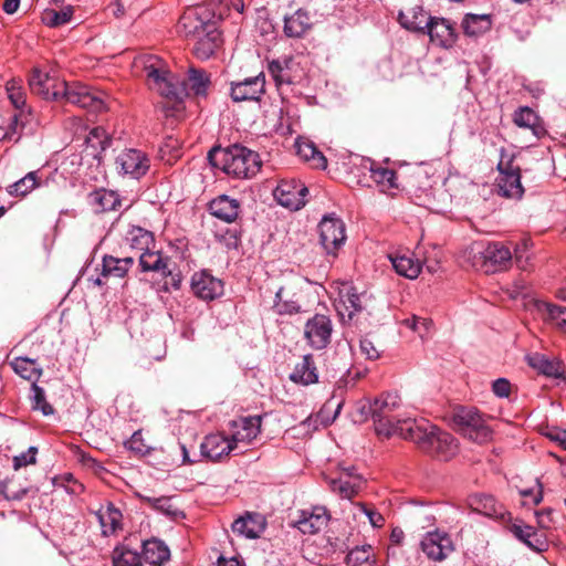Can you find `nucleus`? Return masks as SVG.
<instances>
[{"label":"nucleus","instance_id":"f257e3e1","mask_svg":"<svg viewBox=\"0 0 566 566\" xmlns=\"http://www.w3.org/2000/svg\"><path fill=\"white\" fill-rule=\"evenodd\" d=\"M29 86L32 93L44 99H65L67 103L94 113H99L107 108V95L105 93L92 90L81 83L59 81L56 77L36 67L30 74Z\"/></svg>","mask_w":566,"mask_h":566},{"label":"nucleus","instance_id":"f03ea898","mask_svg":"<svg viewBox=\"0 0 566 566\" xmlns=\"http://www.w3.org/2000/svg\"><path fill=\"white\" fill-rule=\"evenodd\" d=\"M144 71L148 86L166 98L176 101L177 109H180L182 99L190 93L207 96L211 85L209 74L198 69H190L187 82L179 83L158 56H148L144 63Z\"/></svg>","mask_w":566,"mask_h":566},{"label":"nucleus","instance_id":"7ed1b4c3","mask_svg":"<svg viewBox=\"0 0 566 566\" xmlns=\"http://www.w3.org/2000/svg\"><path fill=\"white\" fill-rule=\"evenodd\" d=\"M178 31L195 40L193 53L201 60L212 56L222 43L217 22L205 7L187 10L179 19Z\"/></svg>","mask_w":566,"mask_h":566},{"label":"nucleus","instance_id":"20e7f679","mask_svg":"<svg viewBox=\"0 0 566 566\" xmlns=\"http://www.w3.org/2000/svg\"><path fill=\"white\" fill-rule=\"evenodd\" d=\"M400 429L402 439L416 443L423 452L440 460L448 461L458 453L455 438L424 418L405 421Z\"/></svg>","mask_w":566,"mask_h":566},{"label":"nucleus","instance_id":"39448f33","mask_svg":"<svg viewBox=\"0 0 566 566\" xmlns=\"http://www.w3.org/2000/svg\"><path fill=\"white\" fill-rule=\"evenodd\" d=\"M400 405V397L394 392L384 394L368 405V412L374 420L377 434L386 438L397 434L402 438L400 429L402 422L417 420L416 418H401L398 413Z\"/></svg>","mask_w":566,"mask_h":566},{"label":"nucleus","instance_id":"423d86ee","mask_svg":"<svg viewBox=\"0 0 566 566\" xmlns=\"http://www.w3.org/2000/svg\"><path fill=\"white\" fill-rule=\"evenodd\" d=\"M213 151L220 155L222 170L233 178L251 179L255 177L262 168V160L259 153L245 146L234 144L224 149H213L210 151V156Z\"/></svg>","mask_w":566,"mask_h":566},{"label":"nucleus","instance_id":"0eeeda50","mask_svg":"<svg viewBox=\"0 0 566 566\" xmlns=\"http://www.w3.org/2000/svg\"><path fill=\"white\" fill-rule=\"evenodd\" d=\"M452 420L455 429L474 442L484 443L492 437V430L474 408H457Z\"/></svg>","mask_w":566,"mask_h":566},{"label":"nucleus","instance_id":"6e6552de","mask_svg":"<svg viewBox=\"0 0 566 566\" xmlns=\"http://www.w3.org/2000/svg\"><path fill=\"white\" fill-rule=\"evenodd\" d=\"M497 170L500 172L497 179L499 193L505 198L521 199L524 193L521 184V169L514 165L513 158L502 151Z\"/></svg>","mask_w":566,"mask_h":566},{"label":"nucleus","instance_id":"1a4fd4ad","mask_svg":"<svg viewBox=\"0 0 566 566\" xmlns=\"http://www.w3.org/2000/svg\"><path fill=\"white\" fill-rule=\"evenodd\" d=\"M318 230L321 244L325 252L336 255L346 241V230L343 220L335 216H326L319 222Z\"/></svg>","mask_w":566,"mask_h":566},{"label":"nucleus","instance_id":"9d476101","mask_svg":"<svg viewBox=\"0 0 566 566\" xmlns=\"http://www.w3.org/2000/svg\"><path fill=\"white\" fill-rule=\"evenodd\" d=\"M479 260L475 265L485 273H494L506 269L512 262V253L509 248L493 242L478 251Z\"/></svg>","mask_w":566,"mask_h":566},{"label":"nucleus","instance_id":"9b49d317","mask_svg":"<svg viewBox=\"0 0 566 566\" xmlns=\"http://www.w3.org/2000/svg\"><path fill=\"white\" fill-rule=\"evenodd\" d=\"M115 164L122 175L139 179L148 172L150 168V158L140 149L129 148L123 150L116 157Z\"/></svg>","mask_w":566,"mask_h":566},{"label":"nucleus","instance_id":"f8f14e48","mask_svg":"<svg viewBox=\"0 0 566 566\" xmlns=\"http://www.w3.org/2000/svg\"><path fill=\"white\" fill-rule=\"evenodd\" d=\"M332 332V321L323 314H315L304 326V337L314 349L325 348L331 342Z\"/></svg>","mask_w":566,"mask_h":566},{"label":"nucleus","instance_id":"ddd939ff","mask_svg":"<svg viewBox=\"0 0 566 566\" xmlns=\"http://www.w3.org/2000/svg\"><path fill=\"white\" fill-rule=\"evenodd\" d=\"M308 189L295 180H282L274 190L277 202L291 210H298L305 206Z\"/></svg>","mask_w":566,"mask_h":566},{"label":"nucleus","instance_id":"4468645a","mask_svg":"<svg viewBox=\"0 0 566 566\" xmlns=\"http://www.w3.org/2000/svg\"><path fill=\"white\" fill-rule=\"evenodd\" d=\"M420 546L427 557L434 562H442L454 551L450 535L440 531L427 533Z\"/></svg>","mask_w":566,"mask_h":566},{"label":"nucleus","instance_id":"2eb2a0df","mask_svg":"<svg viewBox=\"0 0 566 566\" xmlns=\"http://www.w3.org/2000/svg\"><path fill=\"white\" fill-rule=\"evenodd\" d=\"M265 92V75L259 73L243 81L231 82L230 95L234 102L259 101Z\"/></svg>","mask_w":566,"mask_h":566},{"label":"nucleus","instance_id":"dca6fc26","mask_svg":"<svg viewBox=\"0 0 566 566\" xmlns=\"http://www.w3.org/2000/svg\"><path fill=\"white\" fill-rule=\"evenodd\" d=\"M507 530L528 548L534 552H544L548 547V542L543 532L537 531L531 525L524 524L523 521H506Z\"/></svg>","mask_w":566,"mask_h":566},{"label":"nucleus","instance_id":"f3484780","mask_svg":"<svg viewBox=\"0 0 566 566\" xmlns=\"http://www.w3.org/2000/svg\"><path fill=\"white\" fill-rule=\"evenodd\" d=\"M190 286L193 294L203 301H212L223 294V282L205 270L192 275Z\"/></svg>","mask_w":566,"mask_h":566},{"label":"nucleus","instance_id":"a211bd4d","mask_svg":"<svg viewBox=\"0 0 566 566\" xmlns=\"http://www.w3.org/2000/svg\"><path fill=\"white\" fill-rule=\"evenodd\" d=\"M261 421L260 416L243 417L232 421L231 440L234 448L238 443H251L261 432Z\"/></svg>","mask_w":566,"mask_h":566},{"label":"nucleus","instance_id":"6ab92c4d","mask_svg":"<svg viewBox=\"0 0 566 566\" xmlns=\"http://www.w3.org/2000/svg\"><path fill=\"white\" fill-rule=\"evenodd\" d=\"M329 515L327 510L322 506H315L312 510H304L295 521V526L303 533L313 535L318 533L327 525Z\"/></svg>","mask_w":566,"mask_h":566},{"label":"nucleus","instance_id":"aec40b11","mask_svg":"<svg viewBox=\"0 0 566 566\" xmlns=\"http://www.w3.org/2000/svg\"><path fill=\"white\" fill-rule=\"evenodd\" d=\"M331 489L343 499H352L358 493L364 480L359 474L354 473V468L342 469L337 479L331 480Z\"/></svg>","mask_w":566,"mask_h":566},{"label":"nucleus","instance_id":"412c9836","mask_svg":"<svg viewBox=\"0 0 566 566\" xmlns=\"http://www.w3.org/2000/svg\"><path fill=\"white\" fill-rule=\"evenodd\" d=\"M234 449L231 438L229 439L221 433L207 436L200 444L201 455L212 461L228 455Z\"/></svg>","mask_w":566,"mask_h":566},{"label":"nucleus","instance_id":"4be33fe9","mask_svg":"<svg viewBox=\"0 0 566 566\" xmlns=\"http://www.w3.org/2000/svg\"><path fill=\"white\" fill-rule=\"evenodd\" d=\"M470 506L479 513L501 520L511 521V514L489 494H474L470 497Z\"/></svg>","mask_w":566,"mask_h":566},{"label":"nucleus","instance_id":"5701e85b","mask_svg":"<svg viewBox=\"0 0 566 566\" xmlns=\"http://www.w3.org/2000/svg\"><path fill=\"white\" fill-rule=\"evenodd\" d=\"M424 33L430 36L432 42L443 48L451 46L455 40L453 24L443 18L431 17Z\"/></svg>","mask_w":566,"mask_h":566},{"label":"nucleus","instance_id":"b1692460","mask_svg":"<svg viewBox=\"0 0 566 566\" xmlns=\"http://www.w3.org/2000/svg\"><path fill=\"white\" fill-rule=\"evenodd\" d=\"M535 308L544 322L566 334V307L546 301H536Z\"/></svg>","mask_w":566,"mask_h":566},{"label":"nucleus","instance_id":"393cba45","mask_svg":"<svg viewBox=\"0 0 566 566\" xmlns=\"http://www.w3.org/2000/svg\"><path fill=\"white\" fill-rule=\"evenodd\" d=\"M139 266L143 272H156L163 276L171 274L169 269V259L163 256L159 251H154L153 248L142 252L138 255Z\"/></svg>","mask_w":566,"mask_h":566},{"label":"nucleus","instance_id":"a878e982","mask_svg":"<svg viewBox=\"0 0 566 566\" xmlns=\"http://www.w3.org/2000/svg\"><path fill=\"white\" fill-rule=\"evenodd\" d=\"M290 379L303 386L316 384L318 381V373L314 358L311 354L304 355L302 360L297 363L290 375Z\"/></svg>","mask_w":566,"mask_h":566},{"label":"nucleus","instance_id":"bb28decb","mask_svg":"<svg viewBox=\"0 0 566 566\" xmlns=\"http://www.w3.org/2000/svg\"><path fill=\"white\" fill-rule=\"evenodd\" d=\"M528 365L547 377L559 378L564 374L563 364L556 358L539 353H534L527 356Z\"/></svg>","mask_w":566,"mask_h":566},{"label":"nucleus","instance_id":"cd10ccee","mask_svg":"<svg viewBox=\"0 0 566 566\" xmlns=\"http://www.w3.org/2000/svg\"><path fill=\"white\" fill-rule=\"evenodd\" d=\"M209 209L218 219L231 223L239 216L240 205L238 200L228 196H219L210 202Z\"/></svg>","mask_w":566,"mask_h":566},{"label":"nucleus","instance_id":"c85d7f7f","mask_svg":"<svg viewBox=\"0 0 566 566\" xmlns=\"http://www.w3.org/2000/svg\"><path fill=\"white\" fill-rule=\"evenodd\" d=\"M124 240L125 244L136 251L138 255L155 245L153 232L136 226H133L127 230Z\"/></svg>","mask_w":566,"mask_h":566},{"label":"nucleus","instance_id":"c756f323","mask_svg":"<svg viewBox=\"0 0 566 566\" xmlns=\"http://www.w3.org/2000/svg\"><path fill=\"white\" fill-rule=\"evenodd\" d=\"M143 557L153 566H161L169 559L170 551L163 541L151 538L143 543Z\"/></svg>","mask_w":566,"mask_h":566},{"label":"nucleus","instance_id":"7c9ffc66","mask_svg":"<svg viewBox=\"0 0 566 566\" xmlns=\"http://www.w3.org/2000/svg\"><path fill=\"white\" fill-rule=\"evenodd\" d=\"M312 27L308 13L302 9L284 19V33L289 38H301Z\"/></svg>","mask_w":566,"mask_h":566},{"label":"nucleus","instance_id":"2f4dec72","mask_svg":"<svg viewBox=\"0 0 566 566\" xmlns=\"http://www.w3.org/2000/svg\"><path fill=\"white\" fill-rule=\"evenodd\" d=\"M133 256L115 258L105 255L102 263V277H124L128 270L134 265Z\"/></svg>","mask_w":566,"mask_h":566},{"label":"nucleus","instance_id":"473e14b6","mask_svg":"<svg viewBox=\"0 0 566 566\" xmlns=\"http://www.w3.org/2000/svg\"><path fill=\"white\" fill-rule=\"evenodd\" d=\"M430 19L431 17H429L421 7H413L406 12H400L398 17L401 27L421 33H424Z\"/></svg>","mask_w":566,"mask_h":566},{"label":"nucleus","instance_id":"72a5a7b5","mask_svg":"<svg viewBox=\"0 0 566 566\" xmlns=\"http://www.w3.org/2000/svg\"><path fill=\"white\" fill-rule=\"evenodd\" d=\"M395 271L407 279L413 280L421 272V263L408 253L389 255Z\"/></svg>","mask_w":566,"mask_h":566},{"label":"nucleus","instance_id":"f704fd0d","mask_svg":"<svg viewBox=\"0 0 566 566\" xmlns=\"http://www.w3.org/2000/svg\"><path fill=\"white\" fill-rule=\"evenodd\" d=\"M139 497L144 503L172 520H178L185 516L182 511L174 503L172 497H154L142 494Z\"/></svg>","mask_w":566,"mask_h":566},{"label":"nucleus","instance_id":"c9c22d12","mask_svg":"<svg viewBox=\"0 0 566 566\" xmlns=\"http://www.w3.org/2000/svg\"><path fill=\"white\" fill-rule=\"evenodd\" d=\"M91 205L96 212L114 211L120 206L119 196L111 190H97L90 196Z\"/></svg>","mask_w":566,"mask_h":566},{"label":"nucleus","instance_id":"e433bc0d","mask_svg":"<svg viewBox=\"0 0 566 566\" xmlns=\"http://www.w3.org/2000/svg\"><path fill=\"white\" fill-rule=\"evenodd\" d=\"M297 155L305 161L310 163L316 169H325L327 160L325 156L315 147L312 142H296Z\"/></svg>","mask_w":566,"mask_h":566},{"label":"nucleus","instance_id":"4c0bfd02","mask_svg":"<svg viewBox=\"0 0 566 566\" xmlns=\"http://www.w3.org/2000/svg\"><path fill=\"white\" fill-rule=\"evenodd\" d=\"M492 21L489 14H465L462 27L464 33L470 36H478L491 29Z\"/></svg>","mask_w":566,"mask_h":566},{"label":"nucleus","instance_id":"58836bf2","mask_svg":"<svg viewBox=\"0 0 566 566\" xmlns=\"http://www.w3.org/2000/svg\"><path fill=\"white\" fill-rule=\"evenodd\" d=\"M74 7L67 4L62 9L46 8L41 14L42 22L50 28H57L69 23L72 20Z\"/></svg>","mask_w":566,"mask_h":566},{"label":"nucleus","instance_id":"ea45409f","mask_svg":"<svg viewBox=\"0 0 566 566\" xmlns=\"http://www.w3.org/2000/svg\"><path fill=\"white\" fill-rule=\"evenodd\" d=\"M38 171H30L24 177L8 186L7 191L13 197H24L40 186Z\"/></svg>","mask_w":566,"mask_h":566},{"label":"nucleus","instance_id":"a19ab883","mask_svg":"<svg viewBox=\"0 0 566 566\" xmlns=\"http://www.w3.org/2000/svg\"><path fill=\"white\" fill-rule=\"evenodd\" d=\"M232 531L247 538H256L263 531L262 524L252 515L241 516L232 524Z\"/></svg>","mask_w":566,"mask_h":566},{"label":"nucleus","instance_id":"79ce46f5","mask_svg":"<svg viewBox=\"0 0 566 566\" xmlns=\"http://www.w3.org/2000/svg\"><path fill=\"white\" fill-rule=\"evenodd\" d=\"M273 310L279 315H293L300 312L301 305L284 287H280L275 293Z\"/></svg>","mask_w":566,"mask_h":566},{"label":"nucleus","instance_id":"37998d69","mask_svg":"<svg viewBox=\"0 0 566 566\" xmlns=\"http://www.w3.org/2000/svg\"><path fill=\"white\" fill-rule=\"evenodd\" d=\"M370 178L377 184L381 192L396 188V172L392 169L371 164Z\"/></svg>","mask_w":566,"mask_h":566},{"label":"nucleus","instance_id":"c03bdc74","mask_svg":"<svg viewBox=\"0 0 566 566\" xmlns=\"http://www.w3.org/2000/svg\"><path fill=\"white\" fill-rule=\"evenodd\" d=\"M13 370L22 378L28 380H38L42 374L36 360L28 357H17L11 363Z\"/></svg>","mask_w":566,"mask_h":566},{"label":"nucleus","instance_id":"a18cd8bd","mask_svg":"<svg viewBox=\"0 0 566 566\" xmlns=\"http://www.w3.org/2000/svg\"><path fill=\"white\" fill-rule=\"evenodd\" d=\"M113 566H142L140 555L125 545L116 546L112 553Z\"/></svg>","mask_w":566,"mask_h":566},{"label":"nucleus","instance_id":"49530a36","mask_svg":"<svg viewBox=\"0 0 566 566\" xmlns=\"http://www.w3.org/2000/svg\"><path fill=\"white\" fill-rule=\"evenodd\" d=\"M348 566H376L375 555L370 545L353 548L346 556Z\"/></svg>","mask_w":566,"mask_h":566},{"label":"nucleus","instance_id":"de8ad7c7","mask_svg":"<svg viewBox=\"0 0 566 566\" xmlns=\"http://www.w3.org/2000/svg\"><path fill=\"white\" fill-rule=\"evenodd\" d=\"M122 513L114 506H107L105 512L98 513V521L104 535H111L120 526Z\"/></svg>","mask_w":566,"mask_h":566},{"label":"nucleus","instance_id":"09e8293b","mask_svg":"<svg viewBox=\"0 0 566 566\" xmlns=\"http://www.w3.org/2000/svg\"><path fill=\"white\" fill-rule=\"evenodd\" d=\"M21 83V80L12 78L6 85L8 97L15 108H21L25 104V93Z\"/></svg>","mask_w":566,"mask_h":566},{"label":"nucleus","instance_id":"8fccbe9b","mask_svg":"<svg viewBox=\"0 0 566 566\" xmlns=\"http://www.w3.org/2000/svg\"><path fill=\"white\" fill-rule=\"evenodd\" d=\"M538 117L530 107H522L514 114V123L518 127L530 128L534 133L536 130Z\"/></svg>","mask_w":566,"mask_h":566},{"label":"nucleus","instance_id":"3c124183","mask_svg":"<svg viewBox=\"0 0 566 566\" xmlns=\"http://www.w3.org/2000/svg\"><path fill=\"white\" fill-rule=\"evenodd\" d=\"M32 408L40 410L44 416L53 415V407L46 401L44 390L36 384L32 385Z\"/></svg>","mask_w":566,"mask_h":566},{"label":"nucleus","instance_id":"603ef678","mask_svg":"<svg viewBox=\"0 0 566 566\" xmlns=\"http://www.w3.org/2000/svg\"><path fill=\"white\" fill-rule=\"evenodd\" d=\"M269 72L277 85L293 83V77L291 74H285L283 63L280 59L273 60L269 63Z\"/></svg>","mask_w":566,"mask_h":566},{"label":"nucleus","instance_id":"864d4df0","mask_svg":"<svg viewBox=\"0 0 566 566\" xmlns=\"http://www.w3.org/2000/svg\"><path fill=\"white\" fill-rule=\"evenodd\" d=\"M36 453L38 449L35 447H30L25 452L13 457V469L18 471L29 464H34L36 462Z\"/></svg>","mask_w":566,"mask_h":566},{"label":"nucleus","instance_id":"5fc2aeb1","mask_svg":"<svg viewBox=\"0 0 566 566\" xmlns=\"http://www.w3.org/2000/svg\"><path fill=\"white\" fill-rule=\"evenodd\" d=\"M86 142L92 146L98 145L102 149H105L109 145L106 132L102 127H95L90 132Z\"/></svg>","mask_w":566,"mask_h":566},{"label":"nucleus","instance_id":"6e6d98bb","mask_svg":"<svg viewBox=\"0 0 566 566\" xmlns=\"http://www.w3.org/2000/svg\"><path fill=\"white\" fill-rule=\"evenodd\" d=\"M359 347L361 354L365 355L366 358L368 359L375 360L380 356L379 350L375 347L374 343L367 337L360 339Z\"/></svg>","mask_w":566,"mask_h":566},{"label":"nucleus","instance_id":"4d7b16f0","mask_svg":"<svg viewBox=\"0 0 566 566\" xmlns=\"http://www.w3.org/2000/svg\"><path fill=\"white\" fill-rule=\"evenodd\" d=\"M126 444L130 450H133L137 453L144 454V453L148 452V448L144 444L143 434H142V431H139V430L135 431L132 434L130 439L127 441Z\"/></svg>","mask_w":566,"mask_h":566},{"label":"nucleus","instance_id":"13d9d810","mask_svg":"<svg viewBox=\"0 0 566 566\" xmlns=\"http://www.w3.org/2000/svg\"><path fill=\"white\" fill-rule=\"evenodd\" d=\"M346 310L348 311V318L350 319L354 313L361 310L359 296L355 293H347L346 300L343 301Z\"/></svg>","mask_w":566,"mask_h":566},{"label":"nucleus","instance_id":"bf43d9fd","mask_svg":"<svg viewBox=\"0 0 566 566\" xmlns=\"http://www.w3.org/2000/svg\"><path fill=\"white\" fill-rule=\"evenodd\" d=\"M492 390L495 396L500 398H506L510 396L511 392V384L505 378H499L495 381H493Z\"/></svg>","mask_w":566,"mask_h":566},{"label":"nucleus","instance_id":"052dcab7","mask_svg":"<svg viewBox=\"0 0 566 566\" xmlns=\"http://www.w3.org/2000/svg\"><path fill=\"white\" fill-rule=\"evenodd\" d=\"M545 436L553 442H556L563 449L566 450V430L558 428L549 429L545 432Z\"/></svg>","mask_w":566,"mask_h":566},{"label":"nucleus","instance_id":"680f3d73","mask_svg":"<svg viewBox=\"0 0 566 566\" xmlns=\"http://www.w3.org/2000/svg\"><path fill=\"white\" fill-rule=\"evenodd\" d=\"M359 506L374 527H381L384 525L385 520L380 513L367 507L364 504H359Z\"/></svg>","mask_w":566,"mask_h":566},{"label":"nucleus","instance_id":"e2e57ef3","mask_svg":"<svg viewBox=\"0 0 566 566\" xmlns=\"http://www.w3.org/2000/svg\"><path fill=\"white\" fill-rule=\"evenodd\" d=\"M520 494L525 501H530L535 505L538 504L543 499L542 486L539 484L537 491L525 489L521 490Z\"/></svg>","mask_w":566,"mask_h":566},{"label":"nucleus","instance_id":"0e129e2a","mask_svg":"<svg viewBox=\"0 0 566 566\" xmlns=\"http://www.w3.org/2000/svg\"><path fill=\"white\" fill-rule=\"evenodd\" d=\"M2 493L7 500L17 501V500H21L25 496L27 490L21 489L19 491H11L9 488L6 486L2 491Z\"/></svg>","mask_w":566,"mask_h":566},{"label":"nucleus","instance_id":"69168bd1","mask_svg":"<svg viewBox=\"0 0 566 566\" xmlns=\"http://www.w3.org/2000/svg\"><path fill=\"white\" fill-rule=\"evenodd\" d=\"M552 514L551 510H543L536 512L537 523L541 527H548V522L551 521L549 515Z\"/></svg>","mask_w":566,"mask_h":566},{"label":"nucleus","instance_id":"338daca9","mask_svg":"<svg viewBox=\"0 0 566 566\" xmlns=\"http://www.w3.org/2000/svg\"><path fill=\"white\" fill-rule=\"evenodd\" d=\"M532 244L530 238H524L521 243H518L515 248L516 260L520 261L523 258V252H525Z\"/></svg>","mask_w":566,"mask_h":566},{"label":"nucleus","instance_id":"774afa93","mask_svg":"<svg viewBox=\"0 0 566 566\" xmlns=\"http://www.w3.org/2000/svg\"><path fill=\"white\" fill-rule=\"evenodd\" d=\"M20 6V0H4L2 9L8 14H13L17 12Z\"/></svg>","mask_w":566,"mask_h":566}]
</instances>
